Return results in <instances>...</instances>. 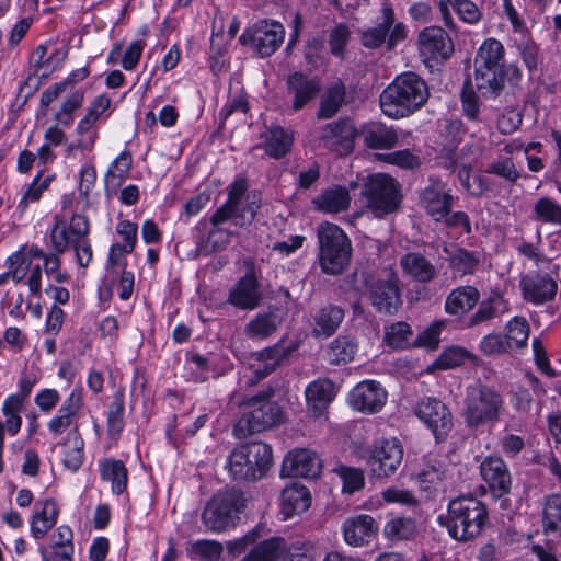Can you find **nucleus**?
I'll return each instance as SVG.
<instances>
[{"instance_id":"9","label":"nucleus","mask_w":561,"mask_h":561,"mask_svg":"<svg viewBox=\"0 0 561 561\" xmlns=\"http://www.w3.org/2000/svg\"><path fill=\"white\" fill-rule=\"evenodd\" d=\"M360 277L376 311L387 316L394 314L402 305L398 275L389 271L383 277H375L368 272H362Z\"/></svg>"},{"instance_id":"30","label":"nucleus","mask_w":561,"mask_h":561,"mask_svg":"<svg viewBox=\"0 0 561 561\" xmlns=\"http://www.w3.org/2000/svg\"><path fill=\"white\" fill-rule=\"evenodd\" d=\"M510 312L508 301L499 294H494L479 304L478 309L467 320V328H474Z\"/></svg>"},{"instance_id":"4","label":"nucleus","mask_w":561,"mask_h":561,"mask_svg":"<svg viewBox=\"0 0 561 561\" xmlns=\"http://www.w3.org/2000/svg\"><path fill=\"white\" fill-rule=\"evenodd\" d=\"M504 409L502 394L494 388L476 383L466 390L462 419L470 430L499 422Z\"/></svg>"},{"instance_id":"19","label":"nucleus","mask_w":561,"mask_h":561,"mask_svg":"<svg viewBox=\"0 0 561 561\" xmlns=\"http://www.w3.org/2000/svg\"><path fill=\"white\" fill-rule=\"evenodd\" d=\"M322 89L318 77H309L301 71L290 73L286 79V91L291 98V110L298 112L313 101Z\"/></svg>"},{"instance_id":"64","label":"nucleus","mask_w":561,"mask_h":561,"mask_svg":"<svg viewBox=\"0 0 561 561\" xmlns=\"http://www.w3.org/2000/svg\"><path fill=\"white\" fill-rule=\"evenodd\" d=\"M461 20L467 23H476L480 19V11L470 0H448Z\"/></svg>"},{"instance_id":"21","label":"nucleus","mask_w":561,"mask_h":561,"mask_svg":"<svg viewBox=\"0 0 561 561\" xmlns=\"http://www.w3.org/2000/svg\"><path fill=\"white\" fill-rule=\"evenodd\" d=\"M480 474L494 497L500 499L510 493L512 476L502 458L496 456L484 458L480 465Z\"/></svg>"},{"instance_id":"26","label":"nucleus","mask_w":561,"mask_h":561,"mask_svg":"<svg viewBox=\"0 0 561 561\" xmlns=\"http://www.w3.org/2000/svg\"><path fill=\"white\" fill-rule=\"evenodd\" d=\"M311 505V494L305 485L286 486L280 495V512L284 519L305 513Z\"/></svg>"},{"instance_id":"18","label":"nucleus","mask_w":561,"mask_h":561,"mask_svg":"<svg viewBox=\"0 0 561 561\" xmlns=\"http://www.w3.org/2000/svg\"><path fill=\"white\" fill-rule=\"evenodd\" d=\"M523 299L539 306L554 299L558 284L548 273L530 272L519 279Z\"/></svg>"},{"instance_id":"13","label":"nucleus","mask_w":561,"mask_h":561,"mask_svg":"<svg viewBox=\"0 0 561 561\" xmlns=\"http://www.w3.org/2000/svg\"><path fill=\"white\" fill-rule=\"evenodd\" d=\"M245 274L230 289L227 301L241 310L257 308L263 299L252 259L244 260Z\"/></svg>"},{"instance_id":"20","label":"nucleus","mask_w":561,"mask_h":561,"mask_svg":"<svg viewBox=\"0 0 561 561\" xmlns=\"http://www.w3.org/2000/svg\"><path fill=\"white\" fill-rule=\"evenodd\" d=\"M387 392L375 380H365L353 388L348 394L352 408L365 413H376L385 405Z\"/></svg>"},{"instance_id":"2","label":"nucleus","mask_w":561,"mask_h":561,"mask_svg":"<svg viewBox=\"0 0 561 561\" xmlns=\"http://www.w3.org/2000/svg\"><path fill=\"white\" fill-rule=\"evenodd\" d=\"M489 519L483 502L472 495H462L449 501L447 514L439 515L437 522L446 527L449 536L457 541H470L479 537Z\"/></svg>"},{"instance_id":"29","label":"nucleus","mask_w":561,"mask_h":561,"mask_svg":"<svg viewBox=\"0 0 561 561\" xmlns=\"http://www.w3.org/2000/svg\"><path fill=\"white\" fill-rule=\"evenodd\" d=\"M318 210L328 214H337L348 209L351 204L350 192L346 187L335 185L322 191L312 199Z\"/></svg>"},{"instance_id":"51","label":"nucleus","mask_w":561,"mask_h":561,"mask_svg":"<svg viewBox=\"0 0 561 561\" xmlns=\"http://www.w3.org/2000/svg\"><path fill=\"white\" fill-rule=\"evenodd\" d=\"M449 266L459 276L472 274L479 263L478 256L462 248L456 249L448 259Z\"/></svg>"},{"instance_id":"52","label":"nucleus","mask_w":561,"mask_h":561,"mask_svg":"<svg viewBox=\"0 0 561 561\" xmlns=\"http://www.w3.org/2000/svg\"><path fill=\"white\" fill-rule=\"evenodd\" d=\"M116 231L123 237L125 244H113L111 247V259H113L115 251H119V254L131 253L137 241L138 227L129 220L119 221Z\"/></svg>"},{"instance_id":"8","label":"nucleus","mask_w":561,"mask_h":561,"mask_svg":"<svg viewBox=\"0 0 561 561\" xmlns=\"http://www.w3.org/2000/svg\"><path fill=\"white\" fill-rule=\"evenodd\" d=\"M244 506L242 492L230 489L218 492L207 503L202 514L203 524L210 531L219 533L230 525Z\"/></svg>"},{"instance_id":"16","label":"nucleus","mask_w":561,"mask_h":561,"mask_svg":"<svg viewBox=\"0 0 561 561\" xmlns=\"http://www.w3.org/2000/svg\"><path fill=\"white\" fill-rule=\"evenodd\" d=\"M403 459V447L397 439H386L374 446L368 465L374 476L378 478L393 474Z\"/></svg>"},{"instance_id":"34","label":"nucleus","mask_w":561,"mask_h":561,"mask_svg":"<svg viewBox=\"0 0 561 561\" xmlns=\"http://www.w3.org/2000/svg\"><path fill=\"white\" fill-rule=\"evenodd\" d=\"M100 476L103 481L111 483L114 494H123L127 489L128 470L122 460L105 458L100 461Z\"/></svg>"},{"instance_id":"36","label":"nucleus","mask_w":561,"mask_h":561,"mask_svg":"<svg viewBox=\"0 0 561 561\" xmlns=\"http://www.w3.org/2000/svg\"><path fill=\"white\" fill-rule=\"evenodd\" d=\"M345 98V84L341 80L334 81L321 96L317 113L318 118L328 119L333 117L344 104Z\"/></svg>"},{"instance_id":"17","label":"nucleus","mask_w":561,"mask_h":561,"mask_svg":"<svg viewBox=\"0 0 561 561\" xmlns=\"http://www.w3.org/2000/svg\"><path fill=\"white\" fill-rule=\"evenodd\" d=\"M355 137L354 123L350 118H340L322 128L320 141L323 148L345 156L353 151Z\"/></svg>"},{"instance_id":"58","label":"nucleus","mask_w":561,"mask_h":561,"mask_svg":"<svg viewBox=\"0 0 561 561\" xmlns=\"http://www.w3.org/2000/svg\"><path fill=\"white\" fill-rule=\"evenodd\" d=\"M334 472L343 481V492L354 493L364 486V474L359 469L346 466H339L334 469Z\"/></svg>"},{"instance_id":"50","label":"nucleus","mask_w":561,"mask_h":561,"mask_svg":"<svg viewBox=\"0 0 561 561\" xmlns=\"http://www.w3.org/2000/svg\"><path fill=\"white\" fill-rule=\"evenodd\" d=\"M383 533L390 540H409L415 536L416 525L411 518L397 517L386 524Z\"/></svg>"},{"instance_id":"44","label":"nucleus","mask_w":561,"mask_h":561,"mask_svg":"<svg viewBox=\"0 0 561 561\" xmlns=\"http://www.w3.org/2000/svg\"><path fill=\"white\" fill-rule=\"evenodd\" d=\"M278 317L273 312L257 313L244 329L247 336L251 339H265L272 335L278 328Z\"/></svg>"},{"instance_id":"31","label":"nucleus","mask_w":561,"mask_h":561,"mask_svg":"<svg viewBox=\"0 0 561 561\" xmlns=\"http://www.w3.org/2000/svg\"><path fill=\"white\" fill-rule=\"evenodd\" d=\"M305 393L309 411L320 416L334 398V385L329 379H318L309 383Z\"/></svg>"},{"instance_id":"25","label":"nucleus","mask_w":561,"mask_h":561,"mask_svg":"<svg viewBox=\"0 0 561 561\" xmlns=\"http://www.w3.org/2000/svg\"><path fill=\"white\" fill-rule=\"evenodd\" d=\"M377 531V524L369 515H357L343 523L344 539L347 545L360 547L367 543Z\"/></svg>"},{"instance_id":"6","label":"nucleus","mask_w":561,"mask_h":561,"mask_svg":"<svg viewBox=\"0 0 561 561\" xmlns=\"http://www.w3.org/2000/svg\"><path fill=\"white\" fill-rule=\"evenodd\" d=\"M89 232L90 224L83 215L75 214L68 226L62 219L55 216L50 230L53 249L57 253H64L71 247L76 252L78 264L87 267L92 260V248L88 239Z\"/></svg>"},{"instance_id":"47","label":"nucleus","mask_w":561,"mask_h":561,"mask_svg":"<svg viewBox=\"0 0 561 561\" xmlns=\"http://www.w3.org/2000/svg\"><path fill=\"white\" fill-rule=\"evenodd\" d=\"M23 407V399L19 394L9 396L2 405V412L5 416L4 430L11 435H15L22 425V419L20 412Z\"/></svg>"},{"instance_id":"23","label":"nucleus","mask_w":561,"mask_h":561,"mask_svg":"<svg viewBox=\"0 0 561 561\" xmlns=\"http://www.w3.org/2000/svg\"><path fill=\"white\" fill-rule=\"evenodd\" d=\"M280 472L283 477L313 478L320 473V460L311 450L297 449L286 455Z\"/></svg>"},{"instance_id":"41","label":"nucleus","mask_w":561,"mask_h":561,"mask_svg":"<svg viewBox=\"0 0 561 561\" xmlns=\"http://www.w3.org/2000/svg\"><path fill=\"white\" fill-rule=\"evenodd\" d=\"M542 530L546 535L559 534L561 536V494H551L545 499Z\"/></svg>"},{"instance_id":"10","label":"nucleus","mask_w":561,"mask_h":561,"mask_svg":"<svg viewBox=\"0 0 561 561\" xmlns=\"http://www.w3.org/2000/svg\"><path fill=\"white\" fill-rule=\"evenodd\" d=\"M362 195L376 217L394 213L401 202L398 182L383 173L369 176L362 188Z\"/></svg>"},{"instance_id":"28","label":"nucleus","mask_w":561,"mask_h":561,"mask_svg":"<svg viewBox=\"0 0 561 561\" xmlns=\"http://www.w3.org/2000/svg\"><path fill=\"white\" fill-rule=\"evenodd\" d=\"M58 507L53 499L36 503V510L31 518V534L35 539H42L56 525Z\"/></svg>"},{"instance_id":"46","label":"nucleus","mask_w":561,"mask_h":561,"mask_svg":"<svg viewBox=\"0 0 561 561\" xmlns=\"http://www.w3.org/2000/svg\"><path fill=\"white\" fill-rule=\"evenodd\" d=\"M357 352V344L347 336H337L328 348V359L331 364H345L354 359Z\"/></svg>"},{"instance_id":"48","label":"nucleus","mask_w":561,"mask_h":561,"mask_svg":"<svg viewBox=\"0 0 561 561\" xmlns=\"http://www.w3.org/2000/svg\"><path fill=\"white\" fill-rule=\"evenodd\" d=\"M415 476L420 486L424 490H430L444 479L445 468L440 461L428 459Z\"/></svg>"},{"instance_id":"63","label":"nucleus","mask_w":561,"mask_h":561,"mask_svg":"<svg viewBox=\"0 0 561 561\" xmlns=\"http://www.w3.org/2000/svg\"><path fill=\"white\" fill-rule=\"evenodd\" d=\"M517 49L527 69L530 72L537 70L539 65V48L537 44L531 39H525L518 44Z\"/></svg>"},{"instance_id":"37","label":"nucleus","mask_w":561,"mask_h":561,"mask_svg":"<svg viewBox=\"0 0 561 561\" xmlns=\"http://www.w3.org/2000/svg\"><path fill=\"white\" fill-rule=\"evenodd\" d=\"M344 319V310L334 305H328L321 308L314 317V329L316 335H332Z\"/></svg>"},{"instance_id":"53","label":"nucleus","mask_w":561,"mask_h":561,"mask_svg":"<svg viewBox=\"0 0 561 561\" xmlns=\"http://www.w3.org/2000/svg\"><path fill=\"white\" fill-rule=\"evenodd\" d=\"M529 336V324L524 317H515L506 325V334L504 335L510 341L511 348L524 347Z\"/></svg>"},{"instance_id":"5","label":"nucleus","mask_w":561,"mask_h":561,"mask_svg":"<svg viewBox=\"0 0 561 561\" xmlns=\"http://www.w3.org/2000/svg\"><path fill=\"white\" fill-rule=\"evenodd\" d=\"M317 237L321 271L328 275L342 274L352 257V242L347 234L337 225L324 222L318 227Z\"/></svg>"},{"instance_id":"49","label":"nucleus","mask_w":561,"mask_h":561,"mask_svg":"<svg viewBox=\"0 0 561 561\" xmlns=\"http://www.w3.org/2000/svg\"><path fill=\"white\" fill-rule=\"evenodd\" d=\"M468 356V352L458 346H451L442 352V354L427 367V371L447 370L462 365Z\"/></svg>"},{"instance_id":"42","label":"nucleus","mask_w":561,"mask_h":561,"mask_svg":"<svg viewBox=\"0 0 561 561\" xmlns=\"http://www.w3.org/2000/svg\"><path fill=\"white\" fill-rule=\"evenodd\" d=\"M474 66L504 68V47L502 43L494 38L486 39L478 50Z\"/></svg>"},{"instance_id":"14","label":"nucleus","mask_w":561,"mask_h":561,"mask_svg":"<svg viewBox=\"0 0 561 561\" xmlns=\"http://www.w3.org/2000/svg\"><path fill=\"white\" fill-rule=\"evenodd\" d=\"M417 417L432 431L437 442L445 440L453 430L448 407L436 398H425L416 407Z\"/></svg>"},{"instance_id":"38","label":"nucleus","mask_w":561,"mask_h":561,"mask_svg":"<svg viewBox=\"0 0 561 561\" xmlns=\"http://www.w3.org/2000/svg\"><path fill=\"white\" fill-rule=\"evenodd\" d=\"M294 137L280 126L272 127L264 142V150L271 158L279 159L286 156L293 145Z\"/></svg>"},{"instance_id":"24","label":"nucleus","mask_w":561,"mask_h":561,"mask_svg":"<svg viewBox=\"0 0 561 561\" xmlns=\"http://www.w3.org/2000/svg\"><path fill=\"white\" fill-rule=\"evenodd\" d=\"M400 266L405 276L422 284L434 280L438 274L436 266L420 252H408L400 257Z\"/></svg>"},{"instance_id":"7","label":"nucleus","mask_w":561,"mask_h":561,"mask_svg":"<svg viewBox=\"0 0 561 561\" xmlns=\"http://www.w3.org/2000/svg\"><path fill=\"white\" fill-rule=\"evenodd\" d=\"M273 462L272 448L263 442H252L234 448L227 461L233 480L256 481L262 479Z\"/></svg>"},{"instance_id":"62","label":"nucleus","mask_w":561,"mask_h":561,"mask_svg":"<svg viewBox=\"0 0 561 561\" xmlns=\"http://www.w3.org/2000/svg\"><path fill=\"white\" fill-rule=\"evenodd\" d=\"M350 36L351 32L345 24L341 23L333 27L330 32L329 45L334 56H341L343 54Z\"/></svg>"},{"instance_id":"39","label":"nucleus","mask_w":561,"mask_h":561,"mask_svg":"<svg viewBox=\"0 0 561 561\" xmlns=\"http://www.w3.org/2000/svg\"><path fill=\"white\" fill-rule=\"evenodd\" d=\"M285 551V540L273 537L255 546L241 561H277Z\"/></svg>"},{"instance_id":"57","label":"nucleus","mask_w":561,"mask_h":561,"mask_svg":"<svg viewBox=\"0 0 561 561\" xmlns=\"http://www.w3.org/2000/svg\"><path fill=\"white\" fill-rule=\"evenodd\" d=\"M24 250L25 247H22L19 251L12 253L5 261L7 271L11 274V279L15 283L23 280L30 268V262L26 260Z\"/></svg>"},{"instance_id":"33","label":"nucleus","mask_w":561,"mask_h":561,"mask_svg":"<svg viewBox=\"0 0 561 561\" xmlns=\"http://www.w3.org/2000/svg\"><path fill=\"white\" fill-rule=\"evenodd\" d=\"M133 165V157L129 151H123L110 165L105 173V194L107 197L116 195L118 187L128 178Z\"/></svg>"},{"instance_id":"54","label":"nucleus","mask_w":561,"mask_h":561,"mask_svg":"<svg viewBox=\"0 0 561 561\" xmlns=\"http://www.w3.org/2000/svg\"><path fill=\"white\" fill-rule=\"evenodd\" d=\"M188 553L198 561H217L222 553V545L215 540H197Z\"/></svg>"},{"instance_id":"45","label":"nucleus","mask_w":561,"mask_h":561,"mask_svg":"<svg viewBox=\"0 0 561 561\" xmlns=\"http://www.w3.org/2000/svg\"><path fill=\"white\" fill-rule=\"evenodd\" d=\"M125 394L124 389H118L112 397L107 411V432L111 437L118 436L124 428Z\"/></svg>"},{"instance_id":"55","label":"nucleus","mask_w":561,"mask_h":561,"mask_svg":"<svg viewBox=\"0 0 561 561\" xmlns=\"http://www.w3.org/2000/svg\"><path fill=\"white\" fill-rule=\"evenodd\" d=\"M261 193L252 191L245 195L239 206L238 217L240 220L237 221V226L250 225L261 207Z\"/></svg>"},{"instance_id":"12","label":"nucleus","mask_w":561,"mask_h":561,"mask_svg":"<svg viewBox=\"0 0 561 561\" xmlns=\"http://www.w3.org/2000/svg\"><path fill=\"white\" fill-rule=\"evenodd\" d=\"M285 36L284 26L275 21H260L247 28L239 41L251 46L261 57H268L282 45Z\"/></svg>"},{"instance_id":"35","label":"nucleus","mask_w":561,"mask_h":561,"mask_svg":"<svg viewBox=\"0 0 561 561\" xmlns=\"http://www.w3.org/2000/svg\"><path fill=\"white\" fill-rule=\"evenodd\" d=\"M474 81L477 89L484 95H497L505 82L503 67H477L474 66Z\"/></svg>"},{"instance_id":"32","label":"nucleus","mask_w":561,"mask_h":561,"mask_svg":"<svg viewBox=\"0 0 561 561\" xmlns=\"http://www.w3.org/2000/svg\"><path fill=\"white\" fill-rule=\"evenodd\" d=\"M362 136L366 147L377 150L392 149L399 140L397 130L381 123L367 125L362 130Z\"/></svg>"},{"instance_id":"27","label":"nucleus","mask_w":561,"mask_h":561,"mask_svg":"<svg viewBox=\"0 0 561 561\" xmlns=\"http://www.w3.org/2000/svg\"><path fill=\"white\" fill-rule=\"evenodd\" d=\"M480 293L474 286H458L453 289L445 300V312L459 317L474 308L479 302Z\"/></svg>"},{"instance_id":"11","label":"nucleus","mask_w":561,"mask_h":561,"mask_svg":"<svg viewBox=\"0 0 561 561\" xmlns=\"http://www.w3.org/2000/svg\"><path fill=\"white\" fill-rule=\"evenodd\" d=\"M381 13L382 19L377 25L360 31V42L369 49L379 48L386 43L388 50H391L405 39L407 28L402 22L396 23L390 3H383Z\"/></svg>"},{"instance_id":"43","label":"nucleus","mask_w":561,"mask_h":561,"mask_svg":"<svg viewBox=\"0 0 561 561\" xmlns=\"http://www.w3.org/2000/svg\"><path fill=\"white\" fill-rule=\"evenodd\" d=\"M531 218L541 224L561 226V205L550 197H540L534 204Z\"/></svg>"},{"instance_id":"59","label":"nucleus","mask_w":561,"mask_h":561,"mask_svg":"<svg viewBox=\"0 0 561 561\" xmlns=\"http://www.w3.org/2000/svg\"><path fill=\"white\" fill-rule=\"evenodd\" d=\"M479 348L484 355L493 356L508 352L511 345L500 333H490L481 340Z\"/></svg>"},{"instance_id":"15","label":"nucleus","mask_w":561,"mask_h":561,"mask_svg":"<svg viewBox=\"0 0 561 561\" xmlns=\"http://www.w3.org/2000/svg\"><path fill=\"white\" fill-rule=\"evenodd\" d=\"M417 45L424 61L439 62L454 54V43L448 34L439 26H428L420 32Z\"/></svg>"},{"instance_id":"22","label":"nucleus","mask_w":561,"mask_h":561,"mask_svg":"<svg viewBox=\"0 0 561 561\" xmlns=\"http://www.w3.org/2000/svg\"><path fill=\"white\" fill-rule=\"evenodd\" d=\"M421 203L427 215L435 221H442L453 207L454 196L440 180H431L421 193Z\"/></svg>"},{"instance_id":"3","label":"nucleus","mask_w":561,"mask_h":561,"mask_svg":"<svg viewBox=\"0 0 561 561\" xmlns=\"http://www.w3.org/2000/svg\"><path fill=\"white\" fill-rule=\"evenodd\" d=\"M274 394V389L268 387L238 403L240 416L233 426V434L237 438H245L284 422L285 413L282 407L273 400Z\"/></svg>"},{"instance_id":"60","label":"nucleus","mask_w":561,"mask_h":561,"mask_svg":"<svg viewBox=\"0 0 561 561\" xmlns=\"http://www.w3.org/2000/svg\"><path fill=\"white\" fill-rule=\"evenodd\" d=\"M232 237V232L221 226H213L206 240V250L218 252L225 249Z\"/></svg>"},{"instance_id":"40","label":"nucleus","mask_w":561,"mask_h":561,"mask_svg":"<svg viewBox=\"0 0 561 561\" xmlns=\"http://www.w3.org/2000/svg\"><path fill=\"white\" fill-rule=\"evenodd\" d=\"M72 447L65 453L64 465L66 468L77 471L83 463V446L84 442L79 433L78 426H75L71 431L68 432L66 437L61 440L60 445L67 447L69 445Z\"/></svg>"},{"instance_id":"56","label":"nucleus","mask_w":561,"mask_h":561,"mask_svg":"<svg viewBox=\"0 0 561 561\" xmlns=\"http://www.w3.org/2000/svg\"><path fill=\"white\" fill-rule=\"evenodd\" d=\"M412 335L411 327L405 322H397L386 328L385 341L394 348H403L409 344Z\"/></svg>"},{"instance_id":"61","label":"nucleus","mask_w":561,"mask_h":561,"mask_svg":"<svg viewBox=\"0 0 561 561\" xmlns=\"http://www.w3.org/2000/svg\"><path fill=\"white\" fill-rule=\"evenodd\" d=\"M445 327V321L433 322L428 328L423 330L416 337L415 344L417 346H425L435 350L439 343V335L442 329Z\"/></svg>"},{"instance_id":"1","label":"nucleus","mask_w":561,"mask_h":561,"mask_svg":"<svg viewBox=\"0 0 561 561\" xmlns=\"http://www.w3.org/2000/svg\"><path fill=\"white\" fill-rule=\"evenodd\" d=\"M430 90L425 80L415 72H403L381 92L382 113L393 119L410 116L427 101Z\"/></svg>"}]
</instances>
